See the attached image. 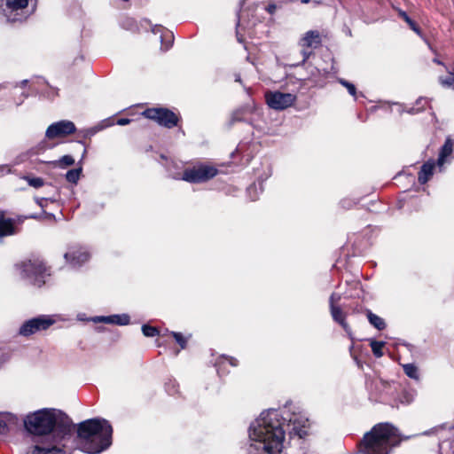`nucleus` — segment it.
Instances as JSON below:
<instances>
[{"mask_svg":"<svg viewBox=\"0 0 454 454\" xmlns=\"http://www.w3.org/2000/svg\"><path fill=\"white\" fill-rule=\"evenodd\" d=\"M286 403L283 411L269 409L262 411L249 427L248 454H280L285 434L303 438L309 419L301 413L291 411Z\"/></svg>","mask_w":454,"mask_h":454,"instance_id":"obj_1","label":"nucleus"},{"mask_svg":"<svg viewBox=\"0 0 454 454\" xmlns=\"http://www.w3.org/2000/svg\"><path fill=\"white\" fill-rule=\"evenodd\" d=\"M26 429L38 436L33 454H66L67 442L71 438L72 421L54 409H42L26 417Z\"/></svg>","mask_w":454,"mask_h":454,"instance_id":"obj_2","label":"nucleus"},{"mask_svg":"<svg viewBox=\"0 0 454 454\" xmlns=\"http://www.w3.org/2000/svg\"><path fill=\"white\" fill-rule=\"evenodd\" d=\"M113 428L110 423L100 418L84 420L78 425L79 449L89 454L100 453L112 444Z\"/></svg>","mask_w":454,"mask_h":454,"instance_id":"obj_3","label":"nucleus"},{"mask_svg":"<svg viewBox=\"0 0 454 454\" xmlns=\"http://www.w3.org/2000/svg\"><path fill=\"white\" fill-rule=\"evenodd\" d=\"M398 442V430L390 423H379L364 434L358 449L361 454H390Z\"/></svg>","mask_w":454,"mask_h":454,"instance_id":"obj_4","label":"nucleus"},{"mask_svg":"<svg viewBox=\"0 0 454 454\" xmlns=\"http://www.w3.org/2000/svg\"><path fill=\"white\" fill-rule=\"evenodd\" d=\"M15 270L22 279L36 287H42L46 283V278L51 275L49 268L38 257L16 263Z\"/></svg>","mask_w":454,"mask_h":454,"instance_id":"obj_5","label":"nucleus"},{"mask_svg":"<svg viewBox=\"0 0 454 454\" xmlns=\"http://www.w3.org/2000/svg\"><path fill=\"white\" fill-rule=\"evenodd\" d=\"M36 10V3L32 0H5L4 16L10 23L27 20Z\"/></svg>","mask_w":454,"mask_h":454,"instance_id":"obj_6","label":"nucleus"},{"mask_svg":"<svg viewBox=\"0 0 454 454\" xmlns=\"http://www.w3.org/2000/svg\"><path fill=\"white\" fill-rule=\"evenodd\" d=\"M218 174V169L211 165L200 164L191 168H186L184 173L182 179L192 183H203L209 179H212Z\"/></svg>","mask_w":454,"mask_h":454,"instance_id":"obj_7","label":"nucleus"},{"mask_svg":"<svg viewBox=\"0 0 454 454\" xmlns=\"http://www.w3.org/2000/svg\"><path fill=\"white\" fill-rule=\"evenodd\" d=\"M56 320L51 316L41 315L25 321L20 327L19 333L28 337L40 331H45L54 325Z\"/></svg>","mask_w":454,"mask_h":454,"instance_id":"obj_8","label":"nucleus"},{"mask_svg":"<svg viewBox=\"0 0 454 454\" xmlns=\"http://www.w3.org/2000/svg\"><path fill=\"white\" fill-rule=\"evenodd\" d=\"M143 115L168 129H171L178 123V117L176 114L167 108H148L143 112Z\"/></svg>","mask_w":454,"mask_h":454,"instance_id":"obj_9","label":"nucleus"},{"mask_svg":"<svg viewBox=\"0 0 454 454\" xmlns=\"http://www.w3.org/2000/svg\"><path fill=\"white\" fill-rule=\"evenodd\" d=\"M267 105L274 110H285L292 106L297 99L294 93H286L281 91H269L265 94Z\"/></svg>","mask_w":454,"mask_h":454,"instance_id":"obj_10","label":"nucleus"},{"mask_svg":"<svg viewBox=\"0 0 454 454\" xmlns=\"http://www.w3.org/2000/svg\"><path fill=\"white\" fill-rule=\"evenodd\" d=\"M75 131L76 127L73 121L62 120L51 124L45 131V137L48 139L61 138L74 134Z\"/></svg>","mask_w":454,"mask_h":454,"instance_id":"obj_11","label":"nucleus"},{"mask_svg":"<svg viewBox=\"0 0 454 454\" xmlns=\"http://www.w3.org/2000/svg\"><path fill=\"white\" fill-rule=\"evenodd\" d=\"M321 43L320 34L317 30H309L300 39L299 45L301 47V64H303L312 54L311 48H317Z\"/></svg>","mask_w":454,"mask_h":454,"instance_id":"obj_12","label":"nucleus"},{"mask_svg":"<svg viewBox=\"0 0 454 454\" xmlns=\"http://www.w3.org/2000/svg\"><path fill=\"white\" fill-rule=\"evenodd\" d=\"M66 262L73 268H79L90 258V253L84 247L74 246L64 254Z\"/></svg>","mask_w":454,"mask_h":454,"instance_id":"obj_13","label":"nucleus"},{"mask_svg":"<svg viewBox=\"0 0 454 454\" xmlns=\"http://www.w3.org/2000/svg\"><path fill=\"white\" fill-rule=\"evenodd\" d=\"M260 114L261 111L254 105L247 104L232 113L231 122L245 121L253 125L254 119L250 115Z\"/></svg>","mask_w":454,"mask_h":454,"instance_id":"obj_14","label":"nucleus"},{"mask_svg":"<svg viewBox=\"0 0 454 454\" xmlns=\"http://www.w3.org/2000/svg\"><path fill=\"white\" fill-rule=\"evenodd\" d=\"M93 323H104L116 325H128L130 317L128 314H114L110 316H96L90 319Z\"/></svg>","mask_w":454,"mask_h":454,"instance_id":"obj_15","label":"nucleus"},{"mask_svg":"<svg viewBox=\"0 0 454 454\" xmlns=\"http://www.w3.org/2000/svg\"><path fill=\"white\" fill-rule=\"evenodd\" d=\"M27 216L13 215L4 210H0V227H15L22 224Z\"/></svg>","mask_w":454,"mask_h":454,"instance_id":"obj_16","label":"nucleus"},{"mask_svg":"<svg viewBox=\"0 0 454 454\" xmlns=\"http://www.w3.org/2000/svg\"><path fill=\"white\" fill-rule=\"evenodd\" d=\"M331 315L333 317V319L339 323L343 330L347 333L348 338L353 340V333L351 331V328L345 321V313L342 311V309L339 306H331L330 307Z\"/></svg>","mask_w":454,"mask_h":454,"instance_id":"obj_17","label":"nucleus"},{"mask_svg":"<svg viewBox=\"0 0 454 454\" xmlns=\"http://www.w3.org/2000/svg\"><path fill=\"white\" fill-rule=\"evenodd\" d=\"M18 424V418L9 412L0 413V436L8 433L10 428Z\"/></svg>","mask_w":454,"mask_h":454,"instance_id":"obj_18","label":"nucleus"},{"mask_svg":"<svg viewBox=\"0 0 454 454\" xmlns=\"http://www.w3.org/2000/svg\"><path fill=\"white\" fill-rule=\"evenodd\" d=\"M435 163L434 160H428L424 163L419 172L418 181L421 184H425L433 176Z\"/></svg>","mask_w":454,"mask_h":454,"instance_id":"obj_19","label":"nucleus"},{"mask_svg":"<svg viewBox=\"0 0 454 454\" xmlns=\"http://www.w3.org/2000/svg\"><path fill=\"white\" fill-rule=\"evenodd\" d=\"M453 152V142L450 138H447L442 146L439 157L437 160V165L441 168L445 163V160L449 157Z\"/></svg>","mask_w":454,"mask_h":454,"instance_id":"obj_20","label":"nucleus"},{"mask_svg":"<svg viewBox=\"0 0 454 454\" xmlns=\"http://www.w3.org/2000/svg\"><path fill=\"white\" fill-rule=\"evenodd\" d=\"M366 317L372 325L378 330H383L386 328V323L383 318L372 313L371 310H367Z\"/></svg>","mask_w":454,"mask_h":454,"instance_id":"obj_21","label":"nucleus"},{"mask_svg":"<svg viewBox=\"0 0 454 454\" xmlns=\"http://www.w3.org/2000/svg\"><path fill=\"white\" fill-rule=\"evenodd\" d=\"M54 168H65L74 164V159L71 155H64L58 160L50 162Z\"/></svg>","mask_w":454,"mask_h":454,"instance_id":"obj_22","label":"nucleus"},{"mask_svg":"<svg viewBox=\"0 0 454 454\" xmlns=\"http://www.w3.org/2000/svg\"><path fill=\"white\" fill-rule=\"evenodd\" d=\"M398 14L402 19H403V20L408 24V26L412 31H414L420 37H423L422 32L419 26L408 16V14L404 11L399 10Z\"/></svg>","mask_w":454,"mask_h":454,"instance_id":"obj_23","label":"nucleus"},{"mask_svg":"<svg viewBox=\"0 0 454 454\" xmlns=\"http://www.w3.org/2000/svg\"><path fill=\"white\" fill-rule=\"evenodd\" d=\"M262 192V186L261 184H259V187H258L257 184L254 183V184H251L249 187H247V196L249 197L250 200H252V201L258 200L259 194Z\"/></svg>","mask_w":454,"mask_h":454,"instance_id":"obj_24","label":"nucleus"},{"mask_svg":"<svg viewBox=\"0 0 454 454\" xmlns=\"http://www.w3.org/2000/svg\"><path fill=\"white\" fill-rule=\"evenodd\" d=\"M403 369L404 373L411 379L418 380L419 379V374L418 372V368L413 364H406L403 365Z\"/></svg>","mask_w":454,"mask_h":454,"instance_id":"obj_25","label":"nucleus"},{"mask_svg":"<svg viewBox=\"0 0 454 454\" xmlns=\"http://www.w3.org/2000/svg\"><path fill=\"white\" fill-rule=\"evenodd\" d=\"M81 173L82 168L70 169L66 174V179L67 182L75 184L80 179Z\"/></svg>","mask_w":454,"mask_h":454,"instance_id":"obj_26","label":"nucleus"},{"mask_svg":"<svg viewBox=\"0 0 454 454\" xmlns=\"http://www.w3.org/2000/svg\"><path fill=\"white\" fill-rule=\"evenodd\" d=\"M120 25L126 30L135 31L137 28L136 20L130 17H123L120 22Z\"/></svg>","mask_w":454,"mask_h":454,"instance_id":"obj_27","label":"nucleus"},{"mask_svg":"<svg viewBox=\"0 0 454 454\" xmlns=\"http://www.w3.org/2000/svg\"><path fill=\"white\" fill-rule=\"evenodd\" d=\"M370 345H371L372 353L376 357L379 358L383 356L382 348L385 345L384 341L372 340Z\"/></svg>","mask_w":454,"mask_h":454,"instance_id":"obj_28","label":"nucleus"},{"mask_svg":"<svg viewBox=\"0 0 454 454\" xmlns=\"http://www.w3.org/2000/svg\"><path fill=\"white\" fill-rule=\"evenodd\" d=\"M440 82L444 87L454 89V72H450L445 77H440Z\"/></svg>","mask_w":454,"mask_h":454,"instance_id":"obj_29","label":"nucleus"},{"mask_svg":"<svg viewBox=\"0 0 454 454\" xmlns=\"http://www.w3.org/2000/svg\"><path fill=\"white\" fill-rule=\"evenodd\" d=\"M338 82L348 90V93L351 96L356 98V88L353 83L348 82L343 78H338Z\"/></svg>","mask_w":454,"mask_h":454,"instance_id":"obj_30","label":"nucleus"},{"mask_svg":"<svg viewBox=\"0 0 454 454\" xmlns=\"http://www.w3.org/2000/svg\"><path fill=\"white\" fill-rule=\"evenodd\" d=\"M142 333L146 337H155L159 335V330L156 327L148 325H144L142 326Z\"/></svg>","mask_w":454,"mask_h":454,"instance_id":"obj_31","label":"nucleus"},{"mask_svg":"<svg viewBox=\"0 0 454 454\" xmlns=\"http://www.w3.org/2000/svg\"><path fill=\"white\" fill-rule=\"evenodd\" d=\"M177 383L174 380H170L168 382L166 383L165 387L166 391L168 393V395H175L177 393Z\"/></svg>","mask_w":454,"mask_h":454,"instance_id":"obj_32","label":"nucleus"},{"mask_svg":"<svg viewBox=\"0 0 454 454\" xmlns=\"http://www.w3.org/2000/svg\"><path fill=\"white\" fill-rule=\"evenodd\" d=\"M27 184L35 188L42 187L44 184V181L41 177H27Z\"/></svg>","mask_w":454,"mask_h":454,"instance_id":"obj_33","label":"nucleus"},{"mask_svg":"<svg viewBox=\"0 0 454 454\" xmlns=\"http://www.w3.org/2000/svg\"><path fill=\"white\" fill-rule=\"evenodd\" d=\"M18 229H0V243L6 237L13 236L17 234Z\"/></svg>","mask_w":454,"mask_h":454,"instance_id":"obj_34","label":"nucleus"},{"mask_svg":"<svg viewBox=\"0 0 454 454\" xmlns=\"http://www.w3.org/2000/svg\"><path fill=\"white\" fill-rule=\"evenodd\" d=\"M171 334L175 338L176 341L180 345L181 348H185L186 339L183 336V334L176 332H172Z\"/></svg>","mask_w":454,"mask_h":454,"instance_id":"obj_35","label":"nucleus"},{"mask_svg":"<svg viewBox=\"0 0 454 454\" xmlns=\"http://www.w3.org/2000/svg\"><path fill=\"white\" fill-rule=\"evenodd\" d=\"M415 395L411 392H404L401 398V403L410 404L414 401Z\"/></svg>","mask_w":454,"mask_h":454,"instance_id":"obj_36","label":"nucleus"},{"mask_svg":"<svg viewBox=\"0 0 454 454\" xmlns=\"http://www.w3.org/2000/svg\"><path fill=\"white\" fill-rule=\"evenodd\" d=\"M341 294L338 293H333L329 299L330 307L337 306L336 304L340 301Z\"/></svg>","mask_w":454,"mask_h":454,"instance_id":"obj_37","label":"nucleus"},{"mask_svg":"<svg viewBox=\"0 0 454 454\" xmlns=\"http://www.w3.org/2000/svg\"><path fill=\"white\" fill-rule=\"evenodd\" d=\"M223 359V362H228L231 366H237L238 365V360L232 356H223L222 357Z\"/></svg>","mask_w":454,"mask_h":454,"instance_id":"obj_38","label":"nucleus"},{"mask_svg":"<svg viewBox=\"0 0 454 454\" xmlns=\"http://www.w3.org/2000/svg\"><path fill=\"white\" fill-rule=\"evenodd\" d=\"M277 4L273 2L270 3L266 7H265V10L270 13V14H274L276 10H277Z\"/></svg>","mask_w":454,"mask_h":454,"instance_id":"obj_39","label":"nucleus"},{"mask_svg":"<svg viewBox=\"0 0 454 454\" xmlns=\"http://www.w3.org/2000/svg\"><path fill=\"white\" fill-rule=\"evenodd\" d=\"M354 202L351 200L344 199L340 201V205L344 208H349L353 206Z\"/></svg>","mask_w":454,"mask_h":454,"instance_id":"obj_40","label":"nucleus"},{"mask_svg":"<svg viewBox=\"0 0 454 454\" xmlns=\"http://www.w3.org/2000/svg\"><path fill=\"white\" fill-rule=\"evenodd\" d=\"M131 121L130 119H128V118H121V119H118L117 120V124L120 125V126H125V125H128L129 124Z\"/></svg>","mask_w":454,"mask_h":454,"instance_id":"obj_41","label":"nucleus"},{"mask_svg":"<svg viewBox=\"0 0 454 454\" xmlns=\"http://www.w3.org/2000/svg\"><path fill=\"white\" fill-rule=\"evenodd\" d=\"M11 168L7 165L0 166V175H4L5 173H10Z\"/></svg>","mask_w":454,"mask_h":454,"instance_id":"obj_42","label":"nucleus"},{"mask_svg":"<svg viewBox=\"0 0 454 454\" xmlns=\"http://www.w3.org/2000/svg\"><path fill=\"white\" fill-rule=\"evenodd\" d=\"M162 28H163V27H162L161 26L155 25V26L153 27L152 31H153V33L156 34V33H158V32H160Z\"/></svg>","mask_w":454,"mask_h":454,"instance_id":"obj_43","label":"nucleus"},{"mask_svg":"<svg viewBox=\"0 0 454 454\" xmlns=\"http://www.w3.org/2000/svg\"><path fill=\"white\" fill-rule=\"evenodd\" d=\"M27 83H28V80H22L20 83L17 84V86H19L20 88H25Z\"/></svg>","mask_w":454,"mask_h":454,"instance_id":"obj_44","label":"nucleus"},{"mask_svg":"<svg viewBox=\"0 0 454 454\" xmlns=\"http://www.w3.org/2000/svg\"><path fill=\"white\" fill-rule=\"evenodd\" d=\"M407 112L411 114H415L419 112V108L417 109L415 107H411Z\"/></svg>","mask_w":454,"mask_h":454,"instance_id":"obj_45","label":"nucleus"},{"mask_svg":"<svg viewBox=\"0 0 454 454\" xmlns=\"http://www.w3.org/2000/svg\"><path fill=\"white\" fill-rule=\"evenodd\" d=\"M21 95H22V97H23L24 98H27L29 96V93H28V92H25V91H24V92H22V94H21Z\"/></svg>","mask_w":454,"mask_h":454,"instance_id":"obj_46","label":"nucleus"},{"mask_svg":"<svg viewBox=\"0 0 454 454\" xmlns=\"http://www.w3.org/2000/svg\"><path fill=\"white\" fill-rule=\"evenodd\" d=\"M434 62L438 65H442V62L438 59H434Z\"/></svg>","mask_w":454,"mask_h":454,"instance_id":"obj_47","label":"nucleus"},{"mask_svg":"<svg viewBox=\"0 0 454 454\" xmlns=\"http://www.w3.org/2000/svg\"><path fill=\"white\" fill-rule=\"evenodd\" d=\"M423 100H424V98H419V99L416 101V105H418V106H419V105H420L421 101H423Z\"/></svg>","mask_w":454,"mask_h":454,"instance_id":"obj_48","label":"nucleus"},{"mask_svg":"<svg viewBox=\"0 0 454 454\" xmlns=\"http://www.w3.org/2000/svg\"><path fill=\"white\" fill-rule=\"evenodd\" d=\"M301 2L302 4H308V3L309 2V0H301Z\"/></svg>","mask_w":454,"mask_h":454,"instance_id":"obj_49","label":"nucleus"},{"mask_svg":"<svg viewBox=\"0 0 454 454\" xmlns=\"http://www.w3.org/2000/svg\"><path fill=\"white\" fill-rule=\"evenodd\" d=\"M236 81H237V82H240V77H239V76H238V77L236 78Z\"/></svg>","mask_w":454,"mask_h":454,"instance_id":"obj_50","label":"nucleus"},{"mask_svg":"<svg viewBox=\"0 0 454 454\" xmlns=\"http://www.w3.org/2000/svg\"><path fill=\"white\" fill-rule=\"evenodd\" d=\"M22 101L23 100H20V102L17 103L18 106L21 105L22 104Z\"/></svg>","mask_w":454,"mask_h":454,"instance_id":"obj_51","label":"nucleus"}]
</instances>
